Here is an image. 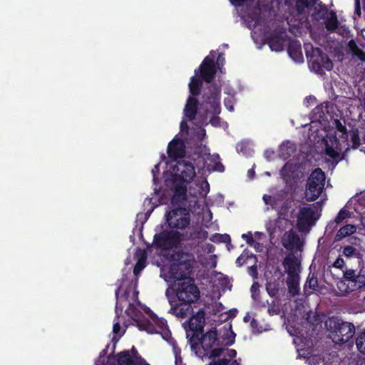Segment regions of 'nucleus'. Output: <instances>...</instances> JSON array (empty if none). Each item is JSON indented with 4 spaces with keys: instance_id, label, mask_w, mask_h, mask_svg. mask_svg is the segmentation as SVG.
<instances>
[{
    "instance_id": "4468645a",
    "label": "nucleus",
    "mask_w": 365,
    "mask_h": 365,
    "mask_svg": "<svg viewBox=\"0 0 365 365\" xmlns=\"http://www.w3.org/2000/svg\"><path fill=\"white\" fill-rule=\"evenodd\" d=\"M324 153L336 163L344 158V153L341 155V148L339 147V141L336 136L329 137L324 140Z\"/></svg>"
},
{
    "instance_id": "0e129e2a",
    "label": "nucleus",
    "mask_w": 365,
    "mask_h": 365,
    "mask_svg": "<svg viewBox=\"0 0 365 365\" xmlns=\"http://www.w3.org/2000/svg\"><path fill=\"white\" fill-rule=\"evenodd\" d=\"M360 223L365 230V214H363L360 216Z\"/></svg>"
},
{
    "instance_id": "dca6fc26",
    "label": "nucleus",
    "mask_w": 365,
    "mask_h": 365,
    "mask_svg": "<svg viewBox=\"0 0 365 365\" xmlns=\"http://www.w3.org/2000/svg\"><path fill=\"white\" fill-rule=\"evenodd\" d=\"M168 155L172 160L182 158L185 155V145L183 140L174 138L168 144Z\"/></svg>"
},
{
    "instance_id": "4d7b16f0",
    "label": "nucleus",
    "mask_w": 365,
    "mask_h": 365,
    "mask_svg": "<svg viewBox=\"0 0 365 365\" xmlns=\"http://www.w3.org/2000/svg\"><path fill=\"white\" fill-rule=\"evenodd\" d=\"M220 238V241L225 242V243H230L231 239L229 235L225 234V235H220L218 236Z\"/></svg>"
},
{
    "instance_id": "2eb2a0df",
    "label": "nucleus",
    "mask_w": 365,
    "mask_h": 365,
    "mask_svg": "<svg viewBox=\"0 0 365 365\" xmlns=\"http://www.w3.org/2000/svg\"><path fill=\"white\" fill-rule=\"evenodd\" d=\"M314 212L309 207H302L297 216V227L299 231H304L314 225Z\"/></svg>"
},
{
    "instance_id": "603ef678",
    "label": "nucleus",
    "mask_w": 365,
    "mask_h": 365,
    "mask_svg": "<svg viewBox=\"0 0 365 365\" xmlns=\"http://www.w3.org/2000/svg\"><path fill=\"white\" fill-rule=\"evenodd\" d=\"M289 168L290 167L288 166L287 164H286L281 170V174L285 180H287L288 178H290V175L288 173V171H289Z\"/></svg>"
},
{
    "instance_id": "a211bd4d",
    "label": "nucleus",
    "mask_w": 365,
    "mask_h": 365,
    "mask_svg": "<svg viewBox=\"0 0 365 365\" xmlns=\"http://www.w3.org/2000/svg\"><path fill=\"white\" fill-rule=\"evenodd\" d=\"M282 264L285 268L287 277L299 276L300 262L294 255H289L287 256Z\"/></svg>"
},
{
    "instance_id": "e433bc0d",
    "label": "nucleus",
    "mask_w": 365,
    "mask_h": 365,
    "mask_svg": "<svg viewBox=\"0 0 365 365\" xmlns=\"http://www.w3.org/2000/svg\"><path fill=\"white\" fill-rule=\"evenodd\" d=\"M294 150V149L292 148V146H291L289 142L286 143H284L280 147V155L284 159H288L292 156Z\"/></svg>"
},
{
    "instance_id": "a878e982",
    "label": "nucleus",
    "mask_w": 365,
    "mask_h": 365,
    "mask_svg": "<svg viewBox=\"0 0 365 365\" xmlns=\"http://www.w3.org/2000/svg\"><path fill=\"white\" fill-rule=\"evenodd\" d=\"M116 359L118 365H139L140 363V359L135 361L128 350L118 353L116 355Z\"/></svg>"
},
{
    "instance_id": "a19ab883",
    "label": "nucleus",
    "mask_w": 365,
    "mask_h": 365,
    "mask_svg": "<svg viewBox=\"0 0 365 365\" xmlns=\"http://www.w3.org/2000/svg\"><path fill=\"white\" fill-rule=\"evenodd\" d=\"M211 361L206 365H230V360L224 357L222 359L211 358Z\"/></svg>"
},
{
    "instance_id": "338daca9",
    "label": "nucleus",
    "mask_w": 365,
    "mask_h": 365,
    "mask_svg": "<svg viewBox=\"0 0 365 365\" xmlns=\"http://www.w3.org/2000/svg\"><path fill=\"white\" fill-rule=\"evenodd\" d=\"M250 271L252 272V275L255 276L257 274V267L255 266H252L250 267Z\"/></svg>"
},
{
    "instance_id": "473e14b6",
    "label": "nucleus",
    "mask_w": 365,
    "mask_h": 365,
    "mask_svg": "<svg viewBox=\"0 0 365 365\" xmlns=\"http://www.w3.org/2000/svg\"><path fill=\"white\" fill-rule=\"evenodd\" d=\"M349 137L350 138V142L351 143V148L353 149H357L361 145L359 133L357 128H352L349 133Z\"/></svg>"
},
{
    "instance_id": "680f3d73",
    "label": "nucleus",
    "mask_w": 365,
    "mask_h": 365,
    "mask_svg": "<svg viewBox=\"0 0 365 365\" xmlns=\"http://www.w3.org/2000/svg\"><path fill=\"white\" fill-rule=\"evenodd\" d=\"M273 154H274V152L272 150H265V152L264 153V157L267 159H269L271 158V155H272Z\"/></svg>"
},
{
    "instance_id": "bf43d9fd",
    "label": "nucleus",
    "mask_w": 365,
    "mask_h": 365,
    "mask_svg": "<svg viewBox=\"0 0 365 365\" xmlns=\"http://www.w3.org/2000/svg\"><path fill=\"white\" fill-rule=\"evenodd\" d=\"M120 330V324L119 322H116L113 324V331L114 334H118Z\"/></svg>"
},
{
    "instance_id": "f03ea898",
    "label": "nucleus",
    "mask_w": 365,
    "mask_h": 365,
    "mask_svg": "<svg viewBox=\"0 0 365 365\" xmlns=\"http://www.w3.org/2000/svg\"><path fill=\"white\" fill-rule=\"evenodd\" d=\"M235 7L246 6L247 16L255 26L268 18L273 9L271 0H229Z\"/></svg>"
},
{
    "instance_id": "7ed1b4c3",
    "label": "nucleus",
    "mask_w": 365,
    "mask_h": 365,
    "mask_svg": "<svg viewBox=\"0 0 365 365\" xmlns=\"http://www.w3.org/2000/svg\"><path fill=\"white\" fill-rule=\"evenodd\" d=\"M174 262L170 266L167 272L163 271L165 280L167 282L181 281L192 272L194 258L191 254L183 251L177 252L173 255Z\"/></svg>"
},
{
    "instance_id": "9d476101",
    "label": "nucleus",
    "mask_w": 365,
    "mask_h": 365,
    "mask_svg": "<svg viewBox=\"0 0 365 365\" xmlns=\"http://www.w3.org/2000/svg\"><path fill=\"white\" fill-rule=\"evenodd\" d=\"M166 222L171 229L184 230L190 223V212L183 207H176L166 212Z\"/></svg>"
},
{
    "instance_id": "7c9ffc66",
    "label": "nucleus",
    "mask_w": 365,
    "mask_h": 365,
    "mask_svg": "<svg viewBox=\"0 0 365 365\" xmlns=\"http://www.w3.org/2000/svg\"><path fill=\"white\" fill-rule=\"evenodd\" d=\"M339 26V21L337 19V16L336 12L334 11H331L329 13V16L325 21V27L329 31H335Z\"/></svg>"
},
{
    "instance_id": "72a5a7b5",
    "label": "nucleus",
    "mask_w": 365,
    "mask_h": 365,
    "mask_svg": "<svg viewBox=\"0 0 365 365\" xmlns=\"http://www.w3.org/2000/svg\"><path fill=\"white\" fill-rule=\"evenodd\" d=\"M355 342L358 351L365 354V329L357 333Z\"/></svg>"
},
{
    "instance_id": "c756f323",
    "label": "nucleus",
    "mask_w": 365,
    "mask_h": 365,
    "mask_svg": "<svg viewBox=\"0 0 365 365\" xmlns=\"http://www.w3.org/2000/svg\"><path fill=\"white\" fill-rule=\"evenodd\" d=\"M319 0H295V10L298 14L304 13L306 9H310L317 4Z\"/></svg>"
},
{
    "instance_id": "f8f14e48",
    "label": "nucleus",
    "mask_w": 365,
    "mask_h": 365,
    "mask_svg": "<svg viewBox=\"0 0 365 365\" xmlns=\"http://www.w3.org/2000/svg\"><path fill=\"white\" fill-rule=\"evenodd\" d=\"M173 177L182 182H190L196 175L195 167L190 162L178 160L173 167Z\"/></svg>"
},
{
    "instance_id": "2f4dec72",
    "label": "nucleus",
    "mask_w": 365,
    "mask_h": 365,
    "mask_svg": "<svg viewBox=\"0 0 365 365\" xmlns=\"http://www.w3.org/2000/svg\"><path fill=\"white\" fill-rule=\"evenodd\" d=\"M179 234V245L181 243V242L183 241H189L195 240L198 237V235H200V232L195 230H186L185 232H180L178 231Z\"/></svg>"
},
{
    "instance_id": "58836bf2",
    "label": "nucleus",
    "mask_w": 365,
    "mask_h": 365,
    "mask_svg": "<svg viewBox=\"0 0 365 365\" xmlns=\"http://www.w3.org/2000/svg\"><path fill=\"white\" fill-rule=\"evenodd\" d=\"M307 284L309 289L317 290L318 288V278L315 273H310L307 277Z\"/></svg>"
},
{
    "instance_id": "1a4fd4ad",
    "label": "nucleus",
    "mask_w": 365,
    "mask_h": 365,
    "mask_svg": "<svg viewBox=\"0 0 365 365\" xmlns=\"http://www.w3.org/2000/svg\"><path fill=\"white\" fill-rule=\"evenodd\" d=\"M325 173L319 168L314 169L310 174L305 191L308 201H314L322 192L324 187Z\"/></svg>"
},
{
    "instance_id": "393cba45",
    "label": "nucleus",
    "mask_w": 365,
    "mask_h": 365,
    "mask_svg": "<svg viewBox=\"0 0 365 365\" xmlns=\"http://www.w3.org/2000/svg\"><path fill=\"white\" fill-rule=\"evenodd\" d=\"M342 255L346 258L355 257L358 259V265H364L362 253L351 245H346L343 247Z\"/></svg>"
},
{
    "instance_id": "39448f33",
    "label": "nucleus",
    "mask_w": 365,
    "mask_h": 365,
    "mask_svg": "<svg viewBox=\"0 0 365 365\" xmlns=\"http://www.w3.org/2000/svg\"><path fill=\"white\" fill-rule=\"evenodd\" d=\"M327 330L331 333V338L336 344H344L351 341L356 332L354 324L344 322L336 317H329L325 322Z\"/></svg>"
},
{
    "instance_id": "423d86ee",
    "label": "nucleus",
    "mask_w": 365,
    "mask_h": 365,
    "mask_svg": "<svg viewBox=\"0 0 365 365\" xmlns=\"http://www.w3.org/2000/svg\"><path fill=\"white\" fill-rule=\"evenodd\" d=\"M216 328H212L201 336V349L196 351V354L203 359L218 358L222 356L225 349L220 347V339Z\"/></svg>"
},
{
    "instance_id": "bb28decb",
    "label": "nucleus",
    "mask_w": 365,
    "mask_h": 365,
    "mask_svg": "<svg viewBox=\"0 0 365 365\" xmlns=\"http://www.w3.org/2000/svg\"><path fill=\"white\" fill-rule=\"evenodd\" d=\"M299 276L287 277L286 282L288 287V292L292 297H295L299 294Z\"/></svg>"
},
{
    "instance_id": "cd10ccee",
    "label": "nucleus",
    "mask_w": 365,
    "mask_h": 365,
    "mask_svg": "<svg viewBox=\"0 0 365 365\" xmlns=\"http://www.w3.org/2000/svg\"><path fill=\"white\" fill-rule=\"evenodd\" d=\"M356 232V227L354 225L347 224L341 227L336 232L334 241L338 242L342 239L349 237Z\"/></svg>"
},
{
    "instance_id": "09e8293b",
    "label": "nucleus",
    "mask_w": 365,
    "mask_h": 365,
    "mask_svg": "<svg viewBox=\"0 0 365 365\" xmlns=\"http://www.w3.org/2000/svg\"><path fill=\"white\" fill-rule=\"evenodd\" d=\"M121 286H122V283L120 284V285L118 287V288L115 291V299H116L115 312L117 314H118V309H120V307L118 306V300L120 298L119 295H120V291L121 289ZM120 312H122V308H120Z\"/></svg>"
},
{
    "instance_id": "20e7f679",
    "label": "nucleus",
    "mask_w": 365,
    "mask_h": 365,
    "mask_svg": "<svg viewBox=\"0 0 365 365\" xmlns=\"http://www.w3.org/2000/svg\"><path fill=\"white\" fill-rule=\"evenodd\" d=\"M356 269L346 267L343 270L342 277L336 282V287L342 296L356 292L361 291L365 288V273L364 265Z\"/></svg>"
},
{
    "instance_id": "13d9d810",
    "label": "nucleus",
    "mask_w": 365,
    "mask_h": 365,
    "mask_svg": "<svg viewBox=\"0 0 365 365\" xmlns=\"http://www.w3.org/2000/svg\"><path fill=\"white\" fill-rule=\"evenodd\" d=\"M348 241L351 245H359L361 242V239L357 237H351Z\"/></svg>"
},
{
    "instance_id": "052dcab7",
    "label": "nucleus",
    "mask_w": 365,
    "mask_h": 365,
    "mask_svg": "<svg viewBox=\"0 0 365 365\" xmlns=\"http://www.w3.org/2000/svg\"><path fill=\"white\" fill-rule=\"evenodd\" d=\"M180 129H181V131H186L187 133L188 131V125L187 124L186 122L185 121H181L180 123Z\"/></svg>"
},
{
    "instance_id": "37998d69",
    "label": "nucleus",
    "mask_w": 365,
    "mask_h": 365,
    "mask_svg": "<svg viewBox=\"0 0 365 365\" xmlns=\"http://www.w3.org/2000/svg\"><path fill=\"white\" fill-rule=\"evenodd\" d=\"M336 129L339 133H341V138L348 140L349 133L347 132L346 128L345 125H342L339 120H336Z\"/></svg>"
},
{
    "instance_id": "f704fd0d",
    "label": "nucleus",
    "mask_w": 365,
    "mask_h": 365,
    "mask_svg": "<svg viewBox=\"0 0 365 365\" xmlns=\"http://www.w3.org/2000/svg\"><path fill=\"white\" fill-rule=\"evenodd\" d=\"M351 215V212L345 208H342L338 212L336 217L334 219V222H330L329 226L335 223L336 225L341 223L344 220L349 218Z\"/></svg>"
},
{
    "instance_id": "c9c22d12",
    "label": "nucleus",
    "mask_w": 365,
    "mask_h": 365,
    "mask_svg": "<svg viewBox=\"0 0 365 365\" xmlns=\"http://www.w3.org/2000/svg\"><path fill=\"white\" fill-rule=\"evenodd\" d=\"M125 314L134 321L143 317L142 313L132 303H130L128 308L125 309Z\"/></svg>"
},
{
    "instance_id": "f3484780",
    "label": "nucleus",
    "mask_w": 365,
    "mask_h": 365,
    "mask_svg": "<svg viewBox=\"0 0 365 365\" xmlns=\"http://www.w3.org/2000/svg\"><path fill=\"white\" fill-rule=\"evenodd\" d=\"M287 35L284 33L274 32L266 38V43L272 51L279 52L284 50Z\"/></svg>"
},
{
    "instance_id": "f257e3e1",
    "label": "nucleus",
    "mask_w": 365,
    "mask_h": 365,
    "mask_svg": "<svg viewBox=\"0 0 365 365\" xmlns=\"http://www.w3.org/2000/svg\"><path fill=\"white\" fill-rule=\"evenodd\" d=\"M166 297L170 305L169 313L184 319L192 312L191 304L200 298V290L193 279L179 282L173 293L166 290Z\"/></svg>"
},
{
    "instance_id": "b1692460",
    "label": "nucleus",
    "mask_w": 365,
    "mask_h": 365,
    "mask_svg": "<svg viewBox=\"0 0 365 365\" xmlns=\"http://www.w3.org/2000/svg\"><path fill=\"white\" fill-rule=\"evenodd\" d=\"M202 81H204L197 75H195L190 78V81L188 85L189 91L190 93L189 96H194L197 98L202 91Z\"/></svg>"
},
{
    "instance_id": "79ce46f5",
    "label": "nucleus",
    "mask_w": 365,
    "mask_h": 365,
    "mask_svg": "<svg viewBox=\"0 0 365 365\" xmlns=\"http://www.w3.org/2000/svg\"><path fill=\"white\" fill-rule=\"evenodd\" d=\"M262 199L265 205H270L273 208L276 206L277 203V198L269 195H264Z\"/></svg>"
},
{
    "instance_id": "e2e57ef3",
    "label": "nucleus",
    "mask_w": 365,
    "mask_h": 365,
    "mask_svg": "<svg viewBox=\"0 0 365 365\" xmlns=\"http://www.w3.org/2000/svg\"><path fill=\"white\" fill-rule=\"evenodd\" d=\"M250 325L252 329H256L258 325V321L253 318L251 321Z\"/></svg>"
},
{
    "instance_id": "6e6552de",
    "label": "nucleus",
    "mask_w": 365,
    "mask_h": 365,
    "mask_svg": "<svg viewBox=\"0 0 365 365\" xmlns=\"http://www.w3.org/2000/svg\"><path fill=\"white\" fill-rule=\"evenodd\" d=\"M220 86L217 83L210 85L207 90L202 93V104L210 106V113L213 116L210 119L209 123L214 127L220 126V118L218 116L221 112L220 107Z\"/></svg>"
},
{
    "instance_id": "ea45409f",
    "label": "nucleus",
    "mask_w": 365,
    "mask_h": 365,
    "mask_svg": "<svg viewBox=\"0 0 365 365\" xmlns=\"http://www.w3.org/2000/svg\"><path fill=\"white\" fill-rule=\"evenodd\" d=\"M133 289V297L134 299L138 298V292L136 290V284H134L133 287V285L130 284L128 287L125 289V290L122 294L120 298H123L125 300H128V298L130 297V290Z\"/></svg>"
},
{
    "instance_id": "4c0bfd02",
    "label": "nucleus",
    "mask_w": 365,
    "mask_h": 365,
    "mask_svg": "<svg viewBox=\"0 0 365 365\" xmlns=\"http://www.w3.org/2000/svg\"><path fill=\"white\" fill-rule=\"evenodd\" d=\"M202 334V332L193 331V334L189 340L192 349L195 350L199 345L201 346V336Z\"/></svg>"
},
{
    "instance_id": "8fccbe9b",
    "label": "nucleus",
    "mask_w": 365,
    "mask_h": 365,
    "mask_svg": "<svg viewBox=\"0 0 365 365\" xmlns=\"http://www.w3.org/2000/svg\"><path fill=\"white\" fill-rule=\"evenodd\" d=\"M212 170L213 171L222 173L225 171V166L223 165V164L221 162H216L213 165Z\"/></svg>"
},
{
    "instance_id": "49530a36",
    "label": "nucleus",
    "mask_w": 365,
    "mask_h": 365,
    "mask_svg": "<svg viewBox=\"0 0 365 365\" xmlns=\"http://www.w3.org/2000/svg\"><path fill=\"white\" fill-rule=\"evenodd\" d=\"M242 238L246 240V242L250 245L252 246L255 243V240L253 239L252 235L250 232L246 234L242 235Z\"/></svg>"
},
{
    "instance_id": "69168bd1",
    "label": "nucleus",
    "mask_w": 365,
    "mask_h": 365,
    "mask_svg": "<svg viewBox=\"0 0 365 365\" xmlns=\"http://www.w3.org/2000/svg\"><path fill=\"white\" fill-rule=\"evenodd\" d=\"M244 263V260L242 259V257L240 256L237 257L236 259V264L239 267L242 266Z\"/></svg>"
},
{
    "instance_id": "4be33fe9",
    "label": "nucleus",
    "mask_w": 365,
    "mask_h": 365,
    "mask_svg": "<svg viewBox=\"0 0 365 365\" xmlns=\"http://www.w3.org/2000/svg\"><path fill=\"white\" fill-rule=\"evenodd\" d=\"M205 325V312L198 311L195 315H193L189 321V328L192 331L203 332Z\"/></svg>"
},
{
    "instance_id": "412c9836",
    "label": "nucleus",
    "mask_w": 365,
    "mask_h": 365,
    "mask_svg": "<svg viewBox=\"0 0 365 365\" xmlns=\"http://www.w3.org/2000/svg\"><path fill=\"white\" fill-rule=\"evenodd\" d=\"M187 200V189L183 186H176L173 195L171 198V205L176 207H182L185 205Z\"/></svg>"
},
{
    "instance_id": "de8ad7c7",
    "label": "nucleus",
    "mask_w": 365,
    "mask_h": 365,
    "mask_svg": "<svg viewBox=\"0 0 365 365\" xmlns=\"http://www.w3.org/2000/svg\"><path fill=\"white\" fill-rule=\"evenodd\" d=\"M348 48L352 52L353 55L359 49L356 43L353 39L348 42Z\"/></svg>"
},
{
    "instance_id": "864d4df0",
    "label": "nucleus",
    "mask_w": 365,
    "mask_h": 365,
    "mask_svg": "<svg viewBox=\"0 0 365 365\" xmlns=\"http://www.w3.org/2000/svg\"><path fill=\"white\" fill-rule=\"evenodd\" d=\"M175 365H185L182 361L180 354L177 351H175Z\"/></svg>"
},
{
    "instance_id": "c85d7f7f",
    "label": "nucleus",
    "mask_w": 365,
    "mask_h": 365,
    "mask_svg": "<svg viewBox=\"0 0 365 365\" xmlns=\"http://www.w3.org/2000/svg\"><path fill=\"white\" fill-rule=\"evenodd\" d=\"M135 322H136L138 328L140 331H145L149 334H155L157 332L155 326L150 322L149 319L145 318L143 315Z\"/></svg>"
},
{
    "instance_id": "c03bdc74",
    "label": "nucleus",
    "mask_w": 365,
    "mask_h": 365,
    "mask_svg": "<svg viewBox=\"0 0 365 365\" xmlns=\"http://www.w3.org/2000/svg\"><path fill=\"white\" fill-rule=\"evenodd\" d=\"M332 266L343 271L344 270V268H346L345 261L341 256H339L332 264Z\"/></svg>"
},
{
    "instance_id": "a18cd8bd",
    "label": "nucleus",
    "mask_w": 365,
    "mask_h": 365,
    "mask_svg": "<svg viewBox=\"0 0 365 365\" xmlns=\"http://www.w3.org/2000/svg\"><path fill=\"white\" fill-rule=\"evenodd\" d=\"M225 351L226 352L224 354V356H225V358L227 357V359H230V362H232V359H235L237 356V351L232 349H225Z\"/></svg>"
},
{
    "instance_id": "5701e85b",
    "label": "nucleus",
    "mask_w": 365,
    "mask_h": 365,
    "mask_svg": "<svg viewBox=\"0 0 365 365\" xmlns=\"http://www.w3.org/2000/svg\"><path fill=\"white\" fill-rule=\"evenodd\" d=\"M135 257L137 258V262L133 268V274L138 277L146 266L148 255L145 250L138 249L135 253Z\"/></svg>"
},
{
    "instance_id": "ddd939ff",
    "label": "nucleus",
    "mask_w": 365,
    "mask_h": 365,
    "mask_svg": "<svg viewBox=\"0 0 365 365\" xmlns=\"http://www.w3.org/2000/svg\"><path fill=\"white\" fill-rule=\"evenodd\" d=\"M217 72L216 66L215 64V56H206L201 63L198 69L195 70V74L201 78L205 83L210 85L204 89L207 90V88L212 85V81L215 76Z\"/></svg>"
},
{
    "instance_id": "774afa93",
    "label": "nucleus",
    "mask_w": 365,
    "mask_h": 365,
    "mask_svg": "<svg viewBox=\"0 0 365 365\" xmlns=\"http://www.w3.org/2000/svg\"><path fill=\"white\" fill-rule=\"evenodd\" d=\"M241 359H234L232 361L230 364V365H241L240 364Z\"/></svg>"
},
{
    "instance_id": "6e6d98bb",
    "label": "nucleus",
    "mask_w": 365,
    "mask_h": 365,
    "mask_svg": "<svg viewBox=\"0 0 365 365\" xmlns=\"http://www.w3.org/2000/svg\"><path fill=\"white\" fill-rule=\"evenodd\" d=\"M225 106L226 107V108L228 110H230L231 112L234 110V106L232 103L231 99H230V98L225 99Z\"/></svg>"
},
{
    "instance_id": "0eeeda50",
    "label": "nucleus",
    "mask_w": 365,
    "mask_h": 365,
    "mask_svg": "<svg viewBox=\"0 0 365 365\" xmlns=\"http://www.w3.org/2000/svg\"><path fill=\"white\" fill-rule=\"evenodd\" d=\"M305 54L309 68L316 73H323L324 69L331 71L333 68V63L328 55L318 48L314 47L310 43L304 45Z\"/></svg>"
},
{
    "instance_id": "9b49d317",
    "label": "nucleus",
    "mask_w": 365,
    "mask_h": 365,
    "mask_svg": "<svg viewBox=\"0 0 365 365\" xmlns=\"http://www.w3.org/2000/svg\"><path fill=\"white\" fill-rule=\"evenodd\" d=\"M155 245L162 250H170L179 245V234L178 230H163L155 234L153 238Z\"/></svg>"
},
{
    "instance_id": "6ab92c4d",
    "label": "nucleus",
    "mask_w": 365,
    "mask_h": 365,
    "mask_svg": "<svg viewBox=\"0 0 365 365\" xmlns=\"http://www.w3.org/2000/svg\"><path fill=\"white\" fill-rule=\"evenodd\" d=\"M287 52L289 57L297 63H302L304 57L302 51V45L299 41L291 39L287 47Z\"/></svg>"
},
{
    "instance_id": "5fc2aeb1",
    "label": "nucleus",
    "mask_w": 365,
    "mask_h": 365,
    "mask_svg": "<svg viewBox=\"0 0 365 365\" xmlns=\"http://www.w3.org/2000/svg\"><path fill=\"white\" fill-rule=\"evenodd\" d=\"M361 61L365 62V53L359 48L354 54Z\"/></svg>"
},
{
    "instance_id": "aec40b11",
    "label": "nucleus",
    "mask_w": 365,
    "mask_h": 365,
    "mask_svg": "<svg viewBox=\"0 0 365 365\" xmlns=\"http://www.w3.org/2000/svg\"><path fill=\"white\" fill-rule=\"evenodd\" d=\"M199 101L194 96H188L184 108V115L190 121L195 119L198 110Z\"/></svg>"
},
{
    "instance_id": "3c124183",
    "label": "nucleus",
    "mask_w": 365,
    "mask_h": 365,
    "mask_svg": "<svg viewBox=\"0 0 365 365\" xmlns=\"http://www.w3.org/2000/svg\"><path fill=\"white\" fill-rule=\"evenodd\" d=\"M354 14L359 17L361 15L360 0H354Z\"/></svg>"
}]
</instances>
